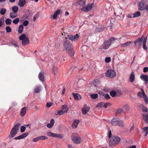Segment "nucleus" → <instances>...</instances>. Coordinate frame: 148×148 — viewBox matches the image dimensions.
<instances>
[{
	"mask_svg": "<svg viewBox=\"0 0 148 148\" xmlns=\"http://www.w3.org/2000/svg\"><path fill=\"white\" fill-rule=\"evenodd\" d=\"M19 21V18H17L13 21L12 22L13 23L16 24L18 23Z\"/></svg>",
	"mask_w": 148,
	"mask_h": 148,
	"instance_id": "obj_45",
	"label": "nucleus"
},
{
	"mask_svg": "<svg viewBox=\"0 0 148 148\" xmlns=\"http://www.w3.org/2000/svg\"><path fill=\"white\" fill-rule=\"evenodd\" d=\"M79 37V36L77 34L75 35H69L68 36V38L72 41H75Z\"/></svg>",
	"mask_w": 148,
	"mask_h": 148,
	"instance_id": "obj_8",
	"label": "nucleus"
},
{
	"mask_svg": "<svg viewBox=\"0 0 148 148\" xmlns=\"http://www.w3.org/2000/svg\"><path fill=\"white\" fill-rule=\"evenodd\" d=\"M99 84V82L98 80L95 79L94 80L93 84L95 87H97Z\"/></svg>",
	"mask_w": 148,
	"mask_h": 148,
	"instance_id": "obj_44",
	"label": "nucleus"
},
{
	"mask_svg": "<svg viewBox=\"0 0 148 148\" xmlns=\"http://www.w3.org/2000/svg\"><path fill=\"white\" fill-rule=\"evenodd\" d=\"M147 37H145L144 38L143 41V49L144 50H147V47L146 46V42H147Z\"/></svg>",
	"mask_w": 148,
	"mask_h": 148,
	"instance_id": "obj_17",
	"label": "nucleus"
},
{
	"mask_svg": "<svg viewBox=\"0 0 148 148\" xmlns=\"http://www.w3.org/2000/svg\"><path fill=\"white\" fill-rule=\"evenodd\" d=\"M69 110V108L66 105H64L62 106V110L64 113L67 112Z\"/></svg>",
	"mask_w": 148,
	"mask_h": 148,
	"instance_id": "obj_26",
	"label": "nucleus"
},
{
	"mask_svg": "<svg viewBox=\"0 0 148 148\" xmlns=\"http://www.w3.org/2000/svg\"><path fill=\"white\" fill-rule=\"evenodd\" d=\"M138 9L140 11H143L145 10V2L142 1L138 4Z\"/></svg>",
	"mask_w": 148,
	"mask_h": 148,
	"instance_id": "obj_9",
	"label": "nucleus"
},
{
	"mask_svg": "<svg viewBox=\"0 0 148 148\" xmlns=\"http://www.w3.org/2000/svg\"><path fill=\"white\" fill-rule=\"evenodd\" d=\"M20 126L21 125L19 123H17L14 125L11 130L10 134L8 136L9 138L14 137L16 135L19 130Z\"/></svg>",
	"mask_w": 148,
	"mask_h": 148,
	"instance_id": "obj_1",
	"label": "nucleus"
},
{
	"mask_svg": "<svg viewBox=\"0 0 148 148\" xmlns=\"http://www.w3.org/2000/svg\"><path fill=\"white\" fill-rule=\"evenodd\" d=\"M64 113L62 110H59L58 112V115L61 116Z\"/></svg>",
	"mask_w": 148,
	"mask_h": 148,
	"instance_id": "obj_55",
	"label": "nucleus"
},
{
	"mask_svg": "<svg viewBox=\"0 0 148 148\" xmlns=\"http://www.w3.org/2000/svg\"><path fill=\"white\" fill-rule=\"evenodd\" d=\"M110 104L109 103H105L103 105V107L105 108L107 107L108 106H110Z\"/></svg>",
	"mask_w": 148,
	"mask_h": 148,
	"instance_id": "obj_59",
	"label": "nucleus"
},
{
	"mask_svg": "<svg viewBox=\"0 0 148 148\" xmlns=\"http://www.w3.org/2000/svg\"><path fill=\"white\" fill-rule=\"evenodd\" d=\"M117 112L119 113H124V110L121 109H118L117 110Z\"/></svg>",
	"mask_w": 148,
	"mask_h": 148,
	"instance_id": "obj_60",
	"label": "nucleus"
},
{
	"mask_svg": "<svg viewBox=\"0 0 148 148\" xmlns=\"http://www.w3.org/2000/svg\"><path fill=\"white\" fill-rule=\"evenodd\" d=\"M18 7L16 6H14L12 7V11L14 13H17L18 10Z\"/></svg>",
	"mask_w": 148,
	"mask_h": 148,
	"instance_id": "obj_33",
	"label": "nucleus"
},
{
	"mask_svg": "<svg viewBox=\"0 0 148 148\" xmlns=\"http://www.w3.org/2000/svg\"><path fill=\"white\" fill-rule=\"evenodd\" d=\"M38 16V14H35L34 16V17H33V21H35L36 19V18H37Z\"/></svg>",
	"mask_w": 148,
	"mask_h": 148,
	"instance_id": "obj_58",
	"label": "nucleus"
},
{
	"mask_svg": "<svg viewBox=\"0 0 148 148\" xmlns=\"http://www.w3.org/2000/svg\"><path fill=\"white\" fill-rule=\"evenodd\" d=\"M38 77L39 79L42 82H43L44 80V77L43 74L40 72L39 75Z\"/></svg>",
	"mask_w": 148,
	"mask_h": 148,
	"instance_id": "obj_28",
	"label": "nucleus"
},
{
	"mask_svg": "<svg viewBox=\"0 0 148 148\" xmlns=\"http://www.w3.org/2000/svg\"><path fill=\"white\" fill-rule=\"evenodd\" d=\"M52 106V103L50 102H48L46 104V106L48 108Z\"/></svg>",
	"mask_w": 148,
	"mask_h": 148,
	"instance_id": "obj_61",
	"label": "nucleus"
},
{
	"mask_svg": "<svg viewBox=\"0 0 148 148\" xmlns=\"http://www.w3.org/2000/svg\"><path fill=\"white\" fill-rule=\"evenodd\" d=\"M123 108L126 110H129L130 109V107L127 104H125L123 105Z\"/></svg>",
	"mask_w": 148,
	"mask_h": 148,
	"instance_id": "obj_43",
	"label": "nucleus"
},
{
	"mask_svg": "<svg viewBox=\"0 0 148 148\" xmlns=\"http://www.w3.org/2000/svg\"><path fill=\"white\" fill-rule=\"evenodd\" d=\"M17 16L16 13L14 12H10V16L11 18H15Z\"/></svg>",
	"mask_w": 148,
	"mask_h": 148,
	"instance_id": "obj_34",
	"label": "nucleus"
},
{
	"mask_svg": "<svg viewBox=\"0 0 148 148\" xmlns=\"http://www.w3.org/2000/svg\"><path fill=\"white\" fill-rule=\"evenodd\" d=\"M99 93L104 97L105 98L107 99H108L110 98V97L109 95L108 94L105 93L104 92L102 91H101L99 92Z\"/></svg>",
	"mask_w": 148,
	"mask_h": 148,
	"instance_id": "obj_25",
	"label": "nucleus"
},
{
	"mask_svg": "<svg viewBox=\"0 0 148 148\" xmlns=\"http://www.w3.org/2000/svg\"><path fill=\"white\" fill-rule=\"evenodd\" d=\"M140 15L141 14L140 12L139 11H138L133 14V17H134V18L138 17L140 16Z\"/></svg>",
	"mask_w": 148,
	"mask_h": 148,
	"instance_id": "obj_38",
	"label": "nucleus"
},
{
	"mask_svg": "<svg viewBox=\"0 0 148 148\" xmlns=\"http://www.w3.org/2000/svg\"><path fill=\"white\" fill-rule=\"evenodd\" d=\"M140 78L142 79H143L145 81L146 83L148 82V75H142L140 76Z\"/></svg>",
	"mask_w": 148,
	"mask_h": 148,
	"instance_id": "obj_22",
	"label": "nucleus"
},
{
	"mask_svg": "<svg viewBox=\"0 0 148 148\" xmlns=\"http://www.w3.org/2000/svg\"><path fill=\"white\" fill-rule=\"evenodd\" d=\"M27 108L26 107H24L22 108L20 112V115L22 116H23L26 113Z\"/></svg>",
	"mask_w": 148,
	"mask_h": 148,
	"instance_id": "obj_21",
	"label": "nucleus"
},
{
	"mask_svg": "<svg viewBox=\"0 0 148 148\" xmlns=\"http://www.w3.org/2000/svg\"><path fill=\"white\" fill-rule=\"evenodd\" d=\"M148 71V67H145L143 69V72L146 73Z\"/></svg>",
	"mask_w": 148,
	"mask_h": 148,
	"instance_id": "obj_63",
	"label": "nucleus"
},
{
	"mask_svg": "<svg viewBox=\"0 0 148 148\" xmlns=\"http://www.w3.org/2000/svg\"><path fill=\"white\" fill-rule=\"evenodd\" d=\"M26 3V0H19L18 4L20 7H23Z\"/></svg>",
	"mask_w": 148,
	"mask_h": 148,
	"instance_id": "obj_18",
	"label": "nucleus"
},
{
	"mask_svg": "<svg viewBox=\"0 0 148 148\" xmlns=\"http://www.w3.org/2000/svg\"><path fill=\"white\" fill-rule=\"evenodd\" d=\"M145 37L144 36L142 35L141 38H139L136 40L134 42V43L136 46L139 47L142 44V41Z\"/></svg>",
	"mask_w": 148,
	"mask_h": 148,
	"instance_id": "obj_7",
	"label": "nucleus"
},
{
	"mask_svg": "<svg viewBox=\"0 0 148 148\" xmlns=\"http://www.w3.org/2000/svg\"><path fill=\"white\" fill-rule=\"evenodd\" d=\"M110 43L108 40H106L104 43L102 45V47L104 49H108L110 46Z\"/></svg>",
	"mask_w": 148,
	"mask_h": 148,
	"instance_id": "obj_12",
	"label": "nucleus"
},
{
	"mask_svg": "<svg viewBox=\"0 0 148 148\" xmlns=\"http://www.w3.org/2000/svg\"><path fill=\"white\" fill-rule=\"evenodd\" d=\"M10 43L12 45V46L13 45L15 48H18V42L14 40H13L10 41Z\"/></svg>",
	"mask_w": 148,
	"mask_h": 148,
	"instance_id": "obj_13",
	"label": "nucleus"
},
{
	"mask_svg": "<svg viewBox=\"0 0 148 148\" xmlns=\"http://www.w3.org/2000/svg\"><path fill=\"white\" fill-rule=\"evenodd\" d=\"M143 130L144 132H148V127H144Z\"/></svg>",
	"mask_w": 148,
	"mask_h": 148,
	"instance_id": "obj_62",
	"label": "nucleus"
},
{
	"mask_svg": "<svg viewBox=\"0 0 148 148\" xmlns=\"http://www.w3.org/2000/svg\"><path fill=\"white\" fill-rule=\"evenodd\" d=\"M86 1L84 0H81L77 2V5H79L80 6L83 7L85 5Z\"/></svg>",
	"mask_w": 148,
	"mask_h": 148,
	"instance_id": "obj_16",
	"label": "nucleus"
},
{
	"mask_svg": "<svg viewBox=\"0 0 148 148\" xmlns=\"http://www.w3.org/2000/svg\"><path fill=\"white\" fill-rule=\"evenodd\" d=\"M116 94V92L114 90L111 91L110 92V95L112 97H114L115 96Z\"/></svg>",
	"mask_w": 148,
	"mask_h": 148,
	"instance_id": "obj_46",
	"label": "nucleus"
},
{
	"mask_svg": "<svg viewBox=\"0 0 148 148\" xmlns=\"http://www.w3.org/2000/svg\"><path fill=\"white\" fill-rule=\"evenodd\" d=\"M23 26L22 25H20L18 27V33L20 34H21L23 31Z\"/></svg>",
	"mask_w": 148,
	"mask_h": 148,
	"instance_id": "obj_27",
	"label": "nucleus"
},
{
	"mask_svg": "<svg viewBox=\"0 0 148 148\" xmlns=\"http://www.w3.org/2000/svg\"><path fill=\"white\" fill-rule=\"evenodd\" d=\"M29 39L27 38L25 40H22V44L23 45H26L29 43Z\"/></svg>",
	"mask_w": 148,
	"mask_h": 148,
	"instance_id": "obj_29",
	"label": "nucleus"
},
{
	"mask_svg": "<svg viewBox=\"0 0 148 148\" xmlns=\"http://www.w3.org/2000/svg\"><path fill=\"white\" fill-rule=\"evenodd\" d=\"M72 94L75 100H79L82 98L81 96L78 93H73Z\"/></svg>",
	"mask_w": 148,
	"mask_h": 148,
	"instance_id": "obj_14",
	"label": "nucleus"
},
{
	"mask_svg": "<svg viewBox=\"0 0 148 148\" xmlns=\"http://www.w3.org/2000/svg\"><path fill=\"white\" fill-rule=\"evenodd\" d=\"M28 135V133H25L18 136L20 139H23L26 137Z\"/></svg>",
	"mask_w": 148,
	"mask_h": 148,
	"instance_id": "obj_32",
	"label": "nucleus"
},
{
	"mask_svg": "<svg viewBox=\"0 0 148 148\" xmlns=\"http://www.w3.org/2000/svg\"><path fill=\"white\" fill-rule=\"evenodd\" d=\"M110 123L114 126L118 125L120 127L124 126L123 121L118 118H114L111 121Z\"/></svg>",
	"mask_w": 148,
	"mask_h": 148,
	"instance_id": "obj_3",
	"label": "nucleus"
},
{
	"mask_svg": "<svg viewBox=\"0 0 148 148\" xmlns=\"http://www.w3.org/2000/svg\"><path fill=\"white\" fill-rule=\"evenodd\" d=\"M52 70L54 73L56 74L57 73V68L55 66H53Z\"/></svg>",
	"mask_w": 148,
	"mask_h": 148,
	"instance_id": "obj_52",
	"label": "nucleus"
},
{
	"mask_svg": "<svg viewBox=\"0 0 148 148\" xmlns=\"http://www.w3.org/2000/svg\"><path fill=\"white\" fill-rule=\"evenodd\" d=\"M132 42H131L130 41H128L126 42L125 43H121V47H125L127 46H130L131 43H132Z\"/></svg>",
	"mask_w": 148,
	"mask_h": 148,
	"instance_id": "obj_19",
	"label": "nucleus"
},
{
	"mask_svg": "<svg viewBox=\"0 0 148 148\" xmlns=\"http://www.w3.org/2000/svg\"><path fill=\"white\" fill-rule=\"evenodd\" d=\"M142 110L143 112H147V108L145 107H143Z\"/></svg>",
	"mask_w": 148,
	"mask_h": 148,
	"instance_id": "obj_57",
	"label": "nucleus"
},
{
	"mask_svg": "<svg viewBox=\"0 0 148 148\" xmlns=\"http://www.w3.org/2000/svg\"><path fill=\"white\" fill-rule=\"evenodd\" d=\"M47 135L49 136L54 137L55 134L51 132H48L47 133Z\"/></svg>",
	"mask_w": 148,
	"mask_h": 148,
	"instance_id": "obj_49",
	"label": "nucleus"
},
{
	"mask_svg": "<svg viewBox=\"0 0 148 148\" xmlns=\"http://www.w3.org/2000/svg\"><path fill=\"white\" fill-rule=\"evenodd\" d=\"M144 96L143 97V98L145 103L146 104L148 103V98L147 95L145 94L144 91L142 90Z\"/></svg>",
	"mask_w": 148,
	"mask_h": 148,
	"instance_id": "obj_30",
	"label": "nucleus"
},
{
	"mask_svg": "<svg viewBox=\"0 0 148 148\" xmlns=\"http://www.w3.org/2000/svg\"><path fill=\"white\" fill-rule=\"evenodd\" d=\"M5 23L6 25H10L12 23L11 20L9 18H8L5 20Z\"/></svg>",
	"mask_w": 148,
	"mask_h": 148,
	"instance_id": "obj_40",
	"label": "nucleus"
},
{
	"mask_svg": "<svg viewBox=\"0 0 148 148\" xmlns=\"http://www.w3.org/2000/svg\"><path fill=\"white\" fill-rule=\"evenodd\" d=\"M39 140H44L48 139V137L44 136H38Z\"/></svg>",
	"mask_w": 148,
	"mask_h": 148,
	"instance_id": "obj_39",
	"label": "nucleus"
},
{
	"mask_svg": "<svg viewBox=\"0 0 148 148\" xmlns=\"http://www.w3.org/2000/svg\"><path fill=\"white\" fill-rule=\"evenodd\" d=\"M5 29L7 32L9 33L11 32L12 29L9 26H7L6 27Z\"/></svg>",
	"mask_w": 148,
	"mask_h": 148,
	"instance_id": "obj_48",
	"label": "nucleus"
},
{
	"mask_svg": "<svg viewBox=\"0 0 148 148\" xmlns=\"http://www.w3.org/2000/svg\"><path fill=\"white\" fill-rule=\"evenodd\" d=\"M143 118L144 121L147 123H148V113L146 114L145 115L143 114Z\"/></svg>",
	"mask_w": 148,
	"mask_h": 148,
	"instance_id": "obj_35",
	"label": "nucleus"
},
{
	"mask_svg": "<svg viewBox=\"0 0 148 148\" xmlns=\"http://www.w3.org/2000/svg\"><path fill=\"white\" fill-rule=\"evenodd\" d=\"M90 108L87 106L86 104L84 105L82 109V111L84 114H86L89 110Z\"/></svg>",
	"mask_w": 148,
	"mask_h": 148,
	"instance_id": "obj_10",
	"label": "nucleus"
},
{
	"mask_svg": "<svg viewBox=\"0 0 148 148\" xmlns=\"http://www.w3.org/2000/svg\"><path fill=\"white\" fill-rule=\"evenodd\" d=\"M64 47L67 50H71L72 49L71 44L68 40L64 42Z\"/></svg>",
	"mask_w": 148,
	"mask_h": 148,
	"instance_id": "obj_5",
	"label": "nucleus"
},
{
	"mask_svg": "<svg viewBox=\"0 0 148 148\" xmlns=\"http://www.w3.org/2000/svg\"><path fill=\"white\" fill-rule=\"evenodd\" d=\"M120 141V139L119 137L112 136L110 140L109 146L111 147H114L119 144Z\"/></svg>",
	"mask_w": 148,
	"mask_h": 148,
	"instance_id": "obj_2",
	"label": "nucleus"
},
{
	"mask_svg": "<svg viewBox=\"0 0 148 148\" xmlns=\"http://www.w3.org/2000/svg\"><path fill=\"white\" fill-rule=\"evenodd\" d=\"M134 73L133 72H132L130 77V81L131 83L135 79Z\"/></svg>",
	"mask_w": 148,
	"mask_h": 148,
	"instance_id": "obj_23",
	"label": "nucleus"
},
{
	"mask_svg": "<svg viewBox=\"0 0 148 148\" xmlns=\"http://www.w3.org/2000/svg\"><path fill=\"white\" fill-rule=\"evenodd\" d=\"M27 37L25 34H23L21 35L19 37V39L21 40H25Z\"/></svg>",
	"mask_w": 148,
	"mask_h": 148,
	"instance_id": "obj_41",
	"label": "nucleus"
},
{
	"mask_svg": "<svg viewBox=\"0 0 148 148\" xmlns=\"http://www.w3.org/2000/svg\"><path fill=\"white\" fill-rule=\"evenodd\" d=\"M105 75L107 77L113 78L116 76V73L113 70H109L107 71Z\"/></svg>",
	"mask_w": 148,
	"mask_h": 148,
	"instance_id": "obj_4",
	"label": "nucleus"
},
{
	"mask_svg": "<svg viewBox=\"0 0 148 148\" xmlns=\"http://www.w3.org/2000/svg\"><path fill=\"white\" fill-rule=\"evenodd\" d=\"M92 4H88L86 6L84 5L83 7L81 9V10L84 12H88L90 11L91 9Z\"/></svg>",
	"mask_w": 148,
	"mask_h": 148,
	"instance_id": "obj_6",
	"label": "nucleus"
},
{
	"mask_svg": "<svg viewBox=\"0 0 148 148\" xmlns=\"http://www.w3.org/2000/svg\"><path fill=\"white\" fill-rule=\"evenodd\" d=\"M115 40V39L114 38H111L109 39V40H108L109 42L110 43L111 45L112 43H113Z\"/></svg>",
	"mask_w": 148,
	"mask_h": 148,
	"instance_id": "obj_47",
	"label": "nucleus"
},
{
	"mask_svg": "<svg viewBox=\"0 0 148 148\" xmlns=\"http://www.w3.org/2000/svg\"><path fill=\"white\" fill-rule=\"evenodd\" d=\"M29 22L28 21L26 20L24 21L23 23V25L24 26H27Z\"/></svg>",
	"mask_w": 148,
	"mask_h": 148,
	"instance_id": "obj_56",
	"label": "nucleus"
},
{
	"mask_svg": "<svg viewBox=\"0 0 148 148\" xmlns=\"http://www.w3.org/2000/svg\"><path fill=\"white\" fill-rule=\"evenodd\" d=\"M90 97L92 98L95 99L98 97V95L97 94H91Z\"/></svg>",
	"mask_w": 148,
	"mask_h": 148,
	"instance_id": "obj_42",
	"label": "nucleus"
},
{
	"mask_svg": "<svg viewBox=\"0 0 148 148\" xmlns=\"http://www.w3.org/2000/svg\"><path fill=\"white\" fill-rule=\"evenodd\" d=\"M61 12L60 10H58L54 13L53 15V18L54 19H56V18L57 15L59 14Z\"/></svg>",
	"mask_w": 148,
	"mask_h": 148,
	"instance_id": "obj_31",
	"label": "nucleus"
},
{
	"mask_svg": "<svg viewBox=\"0 0 148 148\" xmlns=\"http://www.w3.org/2000/svg\"><path fill=\"white\" fill-rule=\"evenodd\" d=\"M7 11L6 9L5 8H2L0 10V14L2 15H4Z\"/></svg>",
	"mask_w": 148,
	"mask_h": 148,
	"instance_id": "obj_36",
	"label": "nucleus"
},
{
	"mask_svg": "<svg viewBox=\"0 0 148 148\" xmlns=\"http://www.w3.org/2000/svg\"><path fill=\"white\" fill-rule=\"evenodd\" d=\"M39 140L38 137L36 138H35L33 139V141L34 142H37V141H38Z\"/></svg>",
	"mask_w": 148,
	"mask_h": 148,
	"instance_id": "obj_64",
	"label": "nucleus"
},
{
	"mask_svg": "<svg viewBox=\"0 0 148 148\" xmlns=\"http://www.w3.org/2000/svg\"><path fill=\"white\" fill-rule=\"evenodd\" d=\"M111 61V58L110 57H107L105 58V61L106 62L108 63Z\"/></svg>",
	"mask_w": 148,
	"mask_h": 148,
	"instance_id": "obj_50",
	"label": "nucleus"
},
{
	"mask_svg": "<svg viewBox=\"0 0 148 148\" xmlns=\"http://www.w3.org/2000/svg\"><path fill=\"white\" fill-rule=\"evenodd\" d=\"M54 123V120L53 119H51L50 121V123L47 125V127L49 128H51L53 126Z\"/></svg>",
	"mask_w": 148,
	"mask_h": 148,
	"instance_id": "obj_20",
	"label": "nucleus"
},
{
	"mask_svg": "<svg viewBox=\"0 0 148 148\" xmlns=\"http://www.w3.org/2000/svg\"><path fill=\"white\" fill-rule=\"evenodd\" d=\"M140 90L141 92H138V93L137 95L138 97H142L143 96V97L144 96L142 90L143 91H144L143 88H141Z\"/></svg>",
	"mask_w": 148,
	"mask_h": 148,
	"instance_id": "obj_37",
	"label": "nucleus"
},
{
	"mask_svg": "<svg viewBox=\"0 0 148 148\" xmlns=\"http://www.w3.org/2000/svg\"><path fill=\"white\" fill-rule=\"evenodd\" d=\"M72 140L76 144H78L81 142V139L79 137H74L72 138Z\"/></svg>",
	"mask_w": 148,
	"mask_h": 148,
	"instance_id": "obj_11",
	"label": "nucleus"
},
{
	"mask_svg": "<svg viewBox=\"0 0 148 148\" xmlns=\"http://www.w3.org/2000/svg\"><path fill=\"white\" fill-rule=\"evenodd\" d=\"M41 89V86H36L34 89V92L36 93H39Z\"/></svg>",
	"mask_w": 148,
	"mask_h": 148,
	"instance_id": "obj_24",
	"label": "nucleus"
},
{
	"mask_svg": "<svg viewBox=\"0 0 148 148\" xmlns=\"http://www.w3.org/2000/svg\"><path fill=\"white\" fill-rule=\"evenodd\" d=\"M79 122V121L78 119H75L73 121L72 125V128L73 129L76 128Z\"/></svg>",
	"mask_w": 148,
	"mask_h": 148,
	"instance_id": "obj_15",
	"label": "nucleus"
},
{
	"mask_svg": "<svg viewBox=\"0 0 148 148\" xmlns=\"http://www.w3.org/2000/svg\"><path fill=\"white\" fill-rule=\"evenodd\" d=\"M103 102H101L98 104L96 106V108L97 107H101L103 105Z\"/></svg>",
	"mask_w": 148,
	"mask_h": 148,
	"instance_id": "obj_53",
	"label": "nucleus"
},
{
	"mask_svg": "<svg viewBox=\"0 0 148 148\" xmlns=\"http://www.w3.org/2000/svg\"><path fill=\"white\" fill-rule=\"evenodd\" d=\"M54 137H57L59 138H62V137L61 134H55Z\"/></svg>",
	"mask_w": 148,
	"mask_h": 148,
	"instance_id": "obj_51",
	"label": "nucleus"
},
{
	"mask_svg": "<svg viewBox=\"0 0 148 148\" xmlns=\"http://www.w3.org/2000/svg\"><path fill=\"white\" fill-rule=\"evenodd\" d=\"M25 129L26 128L25 127L23 126H21L20 129L21 132H24L25 130Z\"/></svg>",
	"mask_w": 148,
	"mask_h": 148,
	"instance_id": "obj_54",
	"label": "nucleus"
}]
</instances>
